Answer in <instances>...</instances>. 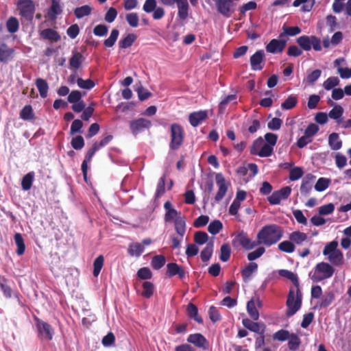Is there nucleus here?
Listing matches in <instances>:
<instances>
[{
    "label": "nucleus",
    "mask_w": 351,
    "mask_h": 351,
    "mask_svg": "<svg viewBox=\"0 0 351 351\" xmlns=\"http://www.w3.org/2000/svg\"><path fill=\"white\" fill-rule=\"evenodd\" d=\"M291 192L289 186H285L280 190L274 191L269 197L268 202L271 205H278L282 199H286L289 197Z\"/></svg>",
    "instance_id": "11"
},
{
    "label": "nucleus",
    "mask_w": 351,
    "mask_h": 351,
    "mask_svg": "<svg viewBox=\"0 0 351 351\" xmlns=\"http://www.w3.org/2000/svg\"><path fill=\"white\" fill-rule=\"evenodd\" d=\"M289 338L288 347L289 350L294 351L298 350L301 343L300 338L295 334H292Z\"/></svg>",
    "instance_id": "53"
},
{
    "label": "nucleus",
    "mask_w": 351,
    "mask_h": 351,
    "mask_svg": "<svg viewBox=\"0 0 351 351\" xmlns=\"http://www.w3.org/2000/svg\"><path fill=\"white\" fill-rule=\"evenodd\" d=\"M297 43L304 51L311 49V36H302L297 38Z\"/></svg>",
    "instance_id": "36"
},
{
    "label": "nucleus",
    "mask_w": 351,
    "mask_h": 351,
    "mask_svg": "<svg viewBox=\"0 0 351 351\" xmlns=\"http://www.w3.org/2000/svg\"><path fill=\"white\" fill-rule=\"evenodd\" d=\"M222 228L223 224L219 220H214L208 225V231L210 234L215 235L219 232Z\"/></svg>",
    "instance_id": "48"
},
{
    "label": "nucleus",
    "mask_w": 351,
    "mask_h": 351,
    "mask_svg": "<svg viewBox=\"0 0 351 351\" xmlns=\"http://www.w3.org/2000/svg\"><path fill=\"white\" fill-rule=\"evenodd\" d=\"M283 232L279 226L270 224L263 226L257 234L260 244L269 247L276 243L282 237Z\"/></svg>",
    "instance_id": "1"
},
{
    "label": "nucleus",
    "mask_w": 351,
    "mask_h": 351,
    "mask_svg": "<svg viewBox=\"0 0 351 351\" xmlns=\"http://www.w3.org/2000/svg\"><path fill=\"white\" fill-rule=\"evenodd\" d=\"M144 247L139 243H132L128 248V253L132 256L139 257L144 252Z\"/></svg>",
    "instance_id": "34"
},
{
    "label": "nucleus",
    "mask_w": 351,
    "mask_h": 351,
    "mask_svg": "<svg viewBox=\"0 0 351 351\" xmlns=\"http://www.w3.org/2000/svg\"><path fill=\"white\" fill-rule=\"evenodd\" d=\"M166 222H174L176 232L178 234L184 236L186 233V221L180 212L176 209L169 210L165 215Z\"/></svg>",
    "instance_id": "4"
},
{
    "label": "nucleus",
    "mask_w": 351,
    "mask_h": 351,
    "mask_svg": "<svg viewBox=\"0 0 351 351\" xmlns=\"http://www.w3.org/2000/svg\"><path fill=\"white\" fill-rule=\"evenodd\" d=\"M91 10L92 9L89 5H85L76 8L74 10V14L77 19H82L84 16L89 15Z\"/></svg>",
    "instance_id": "41"
},
{
    "label": "nucleus",
    "mask_w": 351,
    "mask_h": 351,
    "mask_svg": "<svg viewBox=\"0 0 351 351\" xmlns=\"http://www.w3.org/2000/svg\"><path fill=\"white\" fill-rule=\"evenodd\" d=\"M14 55V49L9 47L5 43H2L0 45V62L3 63H8L11 61Z\"/></svg>",
    "instance_id": "19"
},
{
    "label": "nucleus",
    "mask_w": 351,
    "mask_h": 351,
    "mask_svg": "<svg viewBox=\"0 0 351 351\" xmlns=\"http://www.w3.org/2000/svg\"><path fill=\"white\" fill-rule=\"evenodd\" d=\"M143 291L142 292V295L144 298H149L153 295L154 287L151 282H144L143 283Z\"/></svg>",
    "instance_id": "50"
},
{
    "label": "nucleus",
    "mask_w": 351,
    "mask_h": 351,
    "mask_svg": "<svg viewBox=\"0 0 351 351\" xmlns=\"http://www.w3.org/2000/svg\"><path fill=\"white\" fill-rule=\"evenodd\" d=\"M330 183V179L326 178H320L317 180L315 185V189L318 192L324 191L329 186Z\"/></svg>",
    "instance_id": "43"
},
{
    "label": "nucleus",
    "mask_w": 351,
    "mask_h": 351,
    "mask_svg": "<svg viewBox=\"0 0 351 351\" xmlns=\"http://www.w3.org/2000/svg\"><path fill=\"white\" fill-rule=\"evenodd\" d=\"M215 180L217 186H218V191L215 197V200L219 202L226 195L229 183L226 182L223 176L220 173L216 174Z\"/></svg>",
    "instance_id": "10"
},
{
    "label": "nucleus",
    "mask_w": 351,
    "mask_h": 351,
    "mask_svg": "<svg viewBox=\"0 0 351 351\" xmlns=\"http://www.w3.org/2000/svg\"><path fill=\"white\" fill-rule=\"evenodd\" d=\"M298 103V99L294 96H289L282 104L281 107L284 110H290L294 108Z\"/></svg>",
    "instance_id": "56"
},
{
    "label": "nucleus",
    "mask_w": 351,
    "mask_h": 351,
    "mask_svg": "<svg viewBox=\"0 0 351 351\" xmlns=\"http://www.w3.org/2000/svg\"><path fill=\"white\" fill-rule=\"evenodd\" d=\"M187 313L191 318H193L199 324L202 323V319L198 315V309L195 304L192 303L188 304Z\"/></svg>",
    "instance_id": "38"
},
{
    "label": "nucleus",
    "mask_w": 351,
    "mask_h": 351,
    "mask_svg": "<svg viewBox=\"0 0 351 351\" xmlns=\"http://www.w3.org/2000/svg\"><path fill=\"white\" fill-rule=\"evenodd\" d=\"M35 324L38 336L45 340L50 341L54 335V331L51 325L38 317H35Z\"/></svg>",
    "instance_id": "8"
},
{
    "label": "nucleus",
    "mask_w": 351,
    "mask_h": 351,
    "mask_svg": "<svg viewBox=\"0 0 351 351\" xmlns=\"http://www.w3.org/2000/svg\"><path fill=\"white\" fill-rule=\"evenodd\" d=\"M340 80L337 77H330L323 83V87L330 90L339 84Z\"/></svg>",
    "instance_id": "45"
},
{
    "label": "nucleus",
    "mask_w": 351,
    "mask_h": 351,
    "mask_svg": "<svg viewBox=\"0 0 351 351\" xmlns=\"http://www.w3.org/2000/svg\"><path fill=\"white\" fill-rule=\"evenodd\" d=\"M20 14L27 21H32L35 12V5L32 0H16Z\"/></svg>",
    "instance_id": "6"
},
{
    "label": "nucleus",
    "mask_w": 351,
    "mask_h": 351,
    "mask_svg": "<svg viewBox=\"0 0 351 351\" xmlns=\"http://www.w3.org/2000/svg\"><path fill=\"white\" fill-rule=\"evenodd\" d=\"M302 294L300 289L291 288L287 300V317L293 316L302 306Z\"/></svg>",
    "instance_id": "3"
},
{
    "label": "nucleus",
    "mask_w": 351,
    "mask_h": 351,
    "mask_svg": "<svg viewBox=\"0 0 351 351\" xmlns=\"http://www.w3.org/2000/svg\"><path fill=\"white\" fill-rule=\"evenodd\" d=\"M235 240L238 241L241 245L247 250H252L257 245H260L258 240L257 241H252L248 237L247 233L244 232L243 231H241L237 235Z\"/></svg>",
    "instance_id": "13"
},
{
    "label": "nucleus",
    "mask_w": 351,
    "mask_h": 351,
    "mask_svg": "<svg viewBox=\"0 0 351 351\" xmlns=\"http://www.w3.org/2000/svg\"><path fill=\"white\" fill-rule=\"evenodd\" d=\"M265 252V249L263 247H259L256 250L250 252L247 254V258L249 261H254L261 257Z\"/></svg>",
    "instance_id": "63"
},
{
    "label": "nucleus",
    "mask_w": 351,
    "mask_h": 351,
    "mask_svg": "<svg viewBox=\"0 0 351 351\" xmlns=\"http://www.w3.org/2000/svg\"><path fill=\"white\" fill-rule=\"evenodd\" d=\"M243 325L248 330L254 332L258 335H264L265 332V325L261 322H254L248 318L243 319Z\"/></svg>",
    "instance_id": "16"
},
{
    "label": "nucleus",
    "mask_w": 351,
    "mask_h": 351,
    "mask_svg": "<svg viewBox=\"0 0 351 351\" xmlns=\"http://www.w3.org/2000/svg\"><path fill=\"white\" fill-rule=\"evenodd\" d=\"M322 71L316 69L308 73L306 77V81L308 84H313L316 82L321 76Z\"/></svg>",
    "instance_id": "62"
},
{
    "label": "nucleus",
    "mask_w": 351,
    "mask_h": 351,
    "mask_svg": "<svg viewBox=\"0 0 351 351\" xmlns=\"http://www.w3.org/2000/svg\"><path fill=\"white\" fill-rule=\"evenodd\" d=\"M34 172L30 171L23 177L21 180V186L23 190L28 191L31 189L34 179Z\"/></svg>",
    "instance_id": "32"
},
{
    "label": "nucleus",
    "mask_w": 351,
    "mask_h": 351,
    "mask_svg": "<svg viewBox=\"0 0 351 351\" xmlns=\"http://www.w3.org/2000/svg\"><path fill=\"white\" fill-rule=\"evenodd\" d=\"M119 32L117 29H114L111 31L108 38L104 40V45L107 47H112L117 41Z\"/></svg>",
    "instance_id": "52"
},
{
    "label": "nucleus",
    "mask_w": 351,
    "mask_h": 351,
    "mask_svg": "<svg viewBox=\"0 0 351 351\" xmlns=\"http://www.w3.org/2000/svg\"><path fill=\"white\" fill-rule=\"evenodd\" d=\"M8 31L10 33H15L18 31L19 24L18 20L14 17L10 18L6 23Z\"/></svg>",
    "instance_id": "54"
},
{
    "label": "nucleus",
    "mask_w": 351,
    "mask_h": 351,
    "mask_svg": "<svg viewBox=\"0 0 351 351\" xmlns=\"http://www.w3.org/2000/svg\"><path fill=\"white\" fill-rule=\"evenodd\" d=\"M14 239L17 246L16 253L18 255L21 256L24 254L25 250L24 239L20 233H16Z\"/></svg>",
    "instance_id": "35"
},
{
    "label": "nucleus",
    "mask_w": 351,
    "mask_h": 351,
    "mask_svg": "<svg viewBox=\"0 0 351 351\" xmlns=\"http://www.w3.org/2000/svg\"><path fill=\"white\" fill-rule=\"evenodd\" d=\"M289 240L295 245H302L307 241L308 237L306 233L294 231L289 234Z\"/></svg>",
    "instance_id": "20"
},
{
    "label": "nucleus",
    "mask_w": 351,
    "mask_h": 351,
    "mask_svg": "<svg viewBox=\"0 0 351 351\" xmlns=\"http://www.w3.org/2000/svg\"><path fill=\"white\" fill-rule=\"evenodd\" d=\"M343 114V108L339 105H336L332 110H330L328 113V117L335 120L336 123L338 125H340L342 123Z\"/></svg>",
    "instance_id": "23"
},
{
    "label": "nucleus",
    "mask_w": 351,
    "mask_h": 351,
    "mask_svg": "<svg viewBox=\"0 0 351 351\" xmlns=\"http://www.w3.org/2000/svg\"><path fill=\"white\" fill-rule=\"evenodd\" d=\"M286 41L278 39H272L266 45V51L271 53H278L283 51L286 47Z\"/></svg>",
    "instance_id": "18"
},
{
    "label": "nucleus",
    "mask_w": 351,
    "mask_h": 351,
    "mask_svg": "<svg viewBox=\"0 0 351 351\" xmlns=\"http://www.w3.org/2000/svg\"><path fill=\"white\" fill-rule=\"evenodd\" d=\"M338 243L337 241H331L326 245L323 250V254L325 256H329L332 254L333 252H336L337 249Z\"/></svg>",
    "instance_id": "60"
},
{
    "label": "nucleus",
    "mask_w": 351,
    "mask_h": 351,
    "mask_svg": "<svg viewBox=\"0 0 351 351\" xmlns=\"http://www.w3.org/2000/svg\"><path fill=\"white\" fill-rule=\"evenodd\" d=\"M151 125V121L144 118H139L138 119L133 120L130 123V130L134 135H136L145 129L149 128Z\"/></svg>",
    "instance_id": "12"
},
{
    "label": "nucleus",
    "mask_w": 351,
    "mask_h": 351,
    "mask_svg": "<svg viewBox=\"0 0 351 351\" xmlns=\"http://www.w3.org/2000/svg\"><path fill=\"white\" fill-rule=\"evenodd\" d=\"M170 132L171 141L169 143V147L173 150H177L182 144L184 139V130L180 125L173 123L171 125Z\"/></svg>",
    "instance_id": "5"
},
{
    "label": "nucleus",
    "mask_w": 351,
    "mask_h": 351,
    "mask_svg": "<svg viewBox=\"0 0 351 351\" xmlns=\"http://www.w3.org/2000/svg\"><path fill=\"white\" fill-rule=\"evenodd\" d=\"M71 146L75 149H81L84 146V140L82 136H77L72 138Z\"/></svg>",
    "instance_id": "64"
},
{
    "label": "nucleus",
    "mask_w": 351,
    "mask_h": 351,
    "mask_svg": "<svg viewBox=\"0 0 351 351\" xmlns=\"http://www.w3.org/2000/svg\"><path fill=\"white\" fill-rule=\"evenodd\" d=\"M125 19L128 24L132 27H136L138 25L139 18L137 13L131 12L127 14Z\"/></svg>",
    "instance_id": "57"
},
{
    "label": "nucleus",
    "mask_w": 351,
    "mask_h": 351,
    "mask_svg": "<svg viewBox=\"0 0 351 351\" xmlns=\"http://www.w3.org/2000/svg\"><path fill=\"white\" fill-rule=\"evenodd\" d=\"M215 5L218 12L226 18L230 17L235 11L236 4L232 0H218Z\"/></svg>",
    "instance_id": "9"
},
{
    "label": "nucleus",
    "mask_w": 351,
    "mask_h": 351,
    "mask_svg": "<svg viewBox=\"0 0 351 351\" xmlns=\"http://www.w3.org/2000/svg\"><path fill=\"white\" fill-rule=\"evenodd\" d=\"M335 210V206L332 203H329L320 206L318 209L319 215H327L333 213Z\"/></svg>",
    "instance_id": "61"
},
{
    "label": "nucleus",
    "mask_w": 351,
    "mask_h": 351,
    "mask_svg": "<svg viewBox=\"0 0 351 351\" xmlns=\"http://www.w3.org/2000/svg\"><path fill=\"white\" fill-rule=\"evenodd\" d=\"M207 117L205 111H198L191 113L189 117L191 125L193 127L198 126Z\"/></svg>",
    "instance_id": "21"
},
{
    "label": "nucleus",
    "mask_w": 351,
    "mask_h": 351,
    "mask_svg": "<svg viewBox=\"0 0 351 351\" xmlns=\"http://www.w3.org/2000/svg\"><path fill=\"white\" fill-rule=\"evenodd\" d=\"M219 258L223 262H226L229 260L230 256V247L228 244H223L220 249Z\"/></svg>",
    "instance_id": "58"
},
{
    "label": "nucleus",
    "mask_w": 351,
    "mask_h": 351,
    "mask_svg": "<svg viewBox=\"0 0 351 351\" xmlns=\"http://www.w3.org/2000/svg\"><path fill=\"white\" fill-rule=\"evenodd\" d=\"M295 245L294 244L289 241H284L279 243L278 249L286 253H292L295 251Z\"/></svg>",
    "instance_id": "46"
},
{
    "label": "nucleus",
    "mask_w": 351,
    "mask_h": 351,
    "mask_svg": "<svg viewBox=\"0 0 351 351\" xmlns=\"http://www.w3.org/2000/svg\"><path fill=\"white\" fill-rule=\"evenodd\" d=\"M62 12L61 6L60 3L56 0H52L51 5L49 10V16L51 19H55L58 14H60Z\"/></svg>",
    "instance_id": "40"
},
{
    "label": "nucleus",
    "mask_w": 351,
    "mask_h": 351,
    "mask_svg": "<svg viewBox=\"0 0 351 351\" xmlns=\"http://www.w3.org/2000/svg\"><path fill=\"white\" fill-rule=\"evenodd\" d=\"M257 268L258 265L256 263L252 262L243 269L241 273L243 280L247 282L252 274L257 270Z\"/></svg>",
    "instance_id": "26"
},
{
    "label": "nucleus",
    "mask_w": 351,
    "mask_h": 351,
    "mask_svg": "<svg viewBox=\"0 0 351 351\" xmlns=\"http://www.w3.org/2000/svg\"><path fill=\"white\" fill-rule=\"evenodd\" d=\"M263 143V140L261 137H259L257 139H256L253 142L250 148L251 154L258 156V152H260V150L261 149V147Z\"/></svg>",
    "instance_id": "59"
},
{
    "label": "nucleus",
    "mask_w": 351,
    "mask_h": 351,
    "mask_svg": "<svg viewBox=\"0 0 351 351\" xmlns=\"http://www.w3.org/2000/svg\"><path fill=\"white\" fill-rule=\"evenodd\" d=\"M160 2L167 6H173L175 3L178 7V16L181 20H185L189 15V5L187 0H160Z\"/></svg>",
    "instance_id": "7"
},
{
    "label": "nucleus",
    "mask_w": 351,
    "mask_h": 351,
    "mask_svg": "<svg viewBox=\"0 0 351 351\" xmlns=\"http://www.w3.org/2000/svg\"><path fill=\"white\" fill-rule=\"evenodd\" d=\"M328 261L333 265H339L341 263L343 260V254L337 250L336 252H333L332 254L328 256Z\"/></svg>",
    "instance_id": "44"
},
{
    "label": "nucleus",
    "mask_w": 351,
    "mask_h": 351,
    "mask_svg": "<svg viewBox=\"0 0 351 351\" xmlns=\"http://www.w3.org/2000/svg\"><path fill=\"white\" fill-rule=\"evenodd\" d=\"M166 263L165 257L163 255H156L152 258V266L154 269H160Z\"/></svg>",
    "instance_id": "42"
},
{
    "label": "nucleus",
    "mask_w": 351,
    "mask_h": 351,
    "mask_svg": "<svg viewBox=\"0 0 351 351\" xmlns=\"http://www.w3.org/2000/svg\"><path fill=\"white\" fill-rule=\"evenodd\" d=\"M187 341L203 350L208 348V342L200 333L191 334L187 337Z\"/></svg>",
    "instance_id": "15"
},
{
    "label": "nucleus",
    "mask_w": 351,
    "mask_h": 351,
    "mask_svg": "<svg viewBox=\"0 0 351 351\" xmlns=\"http://www.w3.org/2000/svg\"><path fill=\"white\" fill-rule=\"evenodd\" d=\"M40 36L44 39L54 42H57L60 39L59 34L51 28L43 29L40 33Z\"/></svg>",
    "instance_id": "27"
},
{
    "label": "nucleus",
    "mask_w": 351,
    "mask_h": 351,
    "mask_svg": "<svg viewBox=\"0 0 351 351\" xmlns=\"http://www.w3.org/2000/svg\"><path fill=\"white\" fill-rule=\"evenodd\" d=\"M315 178L312 174H308L302 180L300 192L302 194L307 195L312 189V182Z\"/></svg>",
    "instance_id": "25"
},
{
    "label": "nucleus",
    "mask_w": 351,
    "mask_h": 351,
    "mask_svg": "<svg viewBox=\"0 0 351 351\" xmlns=\"http://www.w3.org/2000/svg\"><path fill=\"white\" fill-rule=\"evenodd\" d=\"M77 86L82 89L90 90L95 86V82L90 80H83L81 77L77 79Z\"/></svg>",
    "instance_id": "47"
},
{
    "label": "nucleus",
    "mask_w": 351,
    "mask_h": 351,
    "mask_svg": "<svg viewBox=\"0 0 351 351\" xmlns=\"http://www.w3.org/2000/svg\"><path fill=\"white\" fill-rule=\"evenodd\" d=\"M283 32L280 34V38H283L285 36H295L301 33V29L298 27H289L284 24L282 27Z\"/></svg>",
    "instance_id": "31"
},
{
    "label": "nucleus",
    "mask_w": 351,
    "mask_h": 351,
    "mask_svg": "<svg viewBox=\"0 0 351 351\" xmlns=\"http://www.w3.org/2000/svg\"><path fill=\"white\" fill-rule=\"evenodd\" d=\"M237 95H229L223 98L218 106L219 113L223 114L228 106V104L232 103L236 104L237 103Z\"/></svg>",
    "instance_id": "24"
},
{
    "label": "nucleus",
    "mask_w": 351,
    "mask_h": 351,
    "mask_svg": "<svg viewBox=\"0 0 351 351\" xmlns=\"http://www.w3.org/2000/svg\"><path fill=\"white\" fill-rule=\"evenodd\" d=\"M85 60V57L80 52H73L72 56L69 60V65L71 69L75 70L78 69L83 62Z\"/></svg>",
    "instance_id": "22"
},
{
    "label": "nucleus",
    "mask_w": 351,
    "mask_h": 351,
    "mask_svg": "<svg viewBox=\"0 0 351 351\" xmlns=\"http://www.w3.org/2000/svg\"><path fill=\"white\" fill-rule=\"evenodd\" d=\"M195 242L198 245L206 243L208 240V235L205 232L199 231L195 233Z\"/></svg>",
    "instance_id": "55"
},
{
    "label": "nucleus",
    "mask_w": 351,
    "mask_h": 351,
    "mask_svg": "<svg viewBox=\"0 0 351 351\" xmlns=\"http://www.w3.org/2000/svg\"><path fill=\"white\" fill-rule=\"evenodd\" d=\"M265 53L263 50H258L250 58L251 69L253 71H261L264 66Z\"/></svg>",
    "instance_id": "14"
},
{
    "label": "nucleus",
    "mask_w": 351,
    "mask_h": 351,
    "mask_svg": "<svg viewBox=\"0 0 351 351\" xmlns=\"http://www.w3.org/2000/svg\"><path fill=\"white\" fill-rule=\"evenodd\" d=\"M335 300L332 291L325 292L314 306V309H322L329 306Z\"/></svg>",
    "instance_id": "17"
},
{
    "label": "nucleus",
    "mask_w": 351,
    "mask_h": 351,
    "mask_svg": "<svg viewBox=\"0 0 351 351\" xmlns=\"http://www.w3.org/2000/svg\"><path fill=\"white\" fill-rule=\"evenodd\" d=\"M328 144L331 149L339 150L342 147V141L337 133L333 132L329 135Z\"/></svg>",
    "instance_id": "28"
},
{
    "label": "nucleus",
    "mask_w": 351,
    "mask_h": 351,
    "mask_svg": "<svg viewBox=\"0 0 351 351\" xmlns=\"http://www.w3.org/2000/svg\"><path fill=\"white\" fill-rule=\"evenodd\" d=\"M213 247L214 244L213 241L208 242L206 243V247L202 250L200 254V256L203 262H206L210 258L213 252Z\"/></svg>",
    "instance_id": "33"
},
{
    "label": "nucleus",
    "mask_w": 351,
    "mask_h": 351,
    "mask_svg": "<svg viewBox=\"0 0 351 351\" xmlns=\"http://www.w3.org/2000/svg\"><path fill=\"white\" fill-rule=\"evenodd\" d=\"M334 272V268L329 263L321 262L309 272L308 276L313 282H319L331 278Z\"/></svg>",
    "instance_id": "2"
},
{
    "label": "nucleus",
    "mask_w": 351,
    "mask_h": 351,
    "mask_svg": "<svg viewBox=\"0 0 351 351\" xmlns=\"http://www.w3.org/2000/svg\"><path fill=\"white\" fill-rule=\"evenodd\" d=\"M136 36L134 34H128L125 37L123 38L119 43V46L122 49H126L132 45L136 40Z\"/></svg>",
    "instance_id": "37"
},
{
    "label": "nucleus",
    "mask_w": 351,
    "mask_h": 351,
    "mask_svg": "<svg viewBox=\"0 0 351 351\" xmlns=\"http://www.w3.org/2000/svg\"><path fill=\"white\" fill-rule=\"evenodd\" d=\"M247 311L250 316L254 320H258L259 318V313L256 309L255 302L253 300H250L247 303Z\"/></svg>",
    "instance_id": "39"
},
{
    "label": "nucleus",
    "mask_w": 351,
    "mask_h": 351,
    "mask_svg": "<svg viewBox=\"0 0 351 351\" xmlns=\"http://www.w3.org/2000/svg\"><path fill=\"white\" fill-rule=\"evenodd\" d=\"M20 117L23 120H31L34 118L33 110L30 105L23 108L20 112Z\"/></svg>",
    "instance_id": "49"
},
{
    "label": "nucleus",
    "mask_w": 351,
    "mask_h": 351,
    "mask_svg": "<svg viewBox=\"0 0 351 351\" xmlns=\"http://www.w3.org/2000/svg\"><path fill=\"white\" fill-rule=\"evenodd\" d=\"M35 84L39 91L40 97L42 98L47 97L49 90V86L47 82L42 78H37L36 80Z\"/></svg>",
    "instance_id": "30"
},
{
    "label": "nucleus",
    "mask_w": 351,
    "mask_h": 351,
    "mask_svg": "<svg viewBox=\"0 0 351 351\" xmlns=\"http://www.w3.org/2000/svg\"><path fill=\"white\" fill-rule=\"evenodd\" d=\"M104 256L102 255H99L97 258L95 260L93 263V275L94 276L97 277L99 274L102 267L104 265Z\"/></svg>",
    "instance_id": "51"
},
{
    "label": "nucleus",
    "mask_w": 351,
    "mask_h": 351,
    "mask_svg": "<svg viewBox=\"0 0 351 351\" xmlns=\"http://www.w3.org/2000/svg\"><path fill=\"white\" fill-rule=\"evenodd\" d=\"M279 274L281 276L290 280L294 285V287H293L294 289H300L298 278L295 274H294L293 272H292L289 270L280 269V270H279Z\"/></svg>",
    "instance_id": "29"
}]
</instances>
